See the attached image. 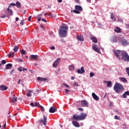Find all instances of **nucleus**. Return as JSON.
Returning a JSON list of instances; mask_svg holds the SVG:
<instances>
[{"mask_svg": "<svg viewBox=\"0 0 129 129\" xmlns=\"http://www.w3.org/2000/svg\"><path fill=\"white\" fill-rule=\"evenodd\" d=\"M114 54L118 58L119 60H123L125 62H129V55L126 52L120 50H116L114 51Z\"/></svg>", "mask_w": 129, "mask_h": 129, "instance_id": "obj_1", "label": "nucleus"}, {"mask_svg": "<svg viewBox=\"0 0 129 129\" xmlns=\"http://www.w3.org/2000/svg\"><path fill=\"white\" fill-rule=\"evenodd\" d=\"M68 26H61L59 28L58 33L60 37L62 38H66L67 34H68Z\"/></svg>", "mask_w": 129, "mask_h": 129, "instance_id": "obj_2", "label": "nucleus"}, {"mask_svg": "<svg viewBox=\"0 0 129 129\" xmlns=\"http://www.w3.org/2000/svg\"><path fill=\"white\" fill-rule=\"evenodd\" d=\"M113 89L116 93H119V92H121V91L124 90V87L120 83H116L113 87Z\"/></svg>", "mask_w": 129, "mask_h": 129, "instance_id": "obj_3", "label": "nucleus"}, {"mask_svg": "<svg viewBox=\"0 0 129 129\" xmlns=\"http://www.w3.org/2000/svg\"><path fill=\"white\" fill-rule=\"evenodd\" d=\"M75 10L73 11V12L75 13V14H80V12L78 11H82L83 9H82V7L81 6L79 5H76L75 7Z\"/></svg>", "mask_w": 129, "mask_h": 129, "instance_id": "obj_4", "label": "nucleus"}, {"mask_svg": "<svg viewBox=\"0 0 129 129\" xmlns=\"http://www.w3.org/2000/svg\"><path fill=\"white\" fill-rule=\"evenodd\" d=\"M39 123H43L44 125H47V117L46 115L43 116V119H42L41 120L39 121Z\"/></svg>", "mask_w": 129, "mask_h": 129, "instance_id": "obj_5", "label": "nucleus"}, {"mask_svg": "<svg viewBox=\"0 0 129 129\" xmlns=\"http://www.w3.org/2000/svg\"><path fill=\"white\" fill-rule=\"evenodd\" d=\"M60 58H58L56 59V60L53 63L52 67H54V68H57V67L58 65H59V63H60Z\"/></svg>", "mask_w": 129, "mask_h": 129, "instance_id": "obj_6", "label": "nucleus"}, {"mask_svg": "<svg viewBox=\"0 0 129 129\" xmlns=\"http://www.w3.org/2000/svg\"><path fill=\"white\" fill-rule=\"evenodd\" d=\"M120 43H121L122 46H127L128 45V41L123 38L120 39Z\"/></svg>", "mask_w": 129, "mask_h": 129, "instance_id": "obj_7", "label": "nucleus"}, {"mask_svg": "<svg viewBox=\"0 0 129 129\" xmlns=\"http://www.w3.org/2000/svg\"><path fill=\"white\" fill-rule=\"evenodd\" d=\"M77 71L79 74H83L84 73H85V70H84V68L83 67H82L81 69H78Z\"/></svg>", "mask_w": 129, "mask_h": 129, "instance_id": "obj_8", "label": "nucleus"}, {"mask_svg": "<svg viewBox=\"0 0 129 129\" xmlns=\"http://www.w3.org/2000/svg\"><path fill=\"white\" fill-rule=\"evenodd\" d=\"M86 116H87V114L84 113H81L80 115V118L81 120H83L86 118Z\"/></svg>", "mask_w": 129, "mask_h": 129, "instance_id": "obj_9", "label": "nucleus"}, {"mask_svg": "<svg viewBox=\"0 0 129 129\" xmlns=\"http://www.w3.org/2000/svg\"><path fill=\"white\" fill-rule=\"evenodd\" d=\"M92 48L94 51H95V52H97V53H100V49L97 48L96 44L93 45Z\"/></svg>", "mask_w": 129, "mask_h": 129, "instance_id": "obj_10", "label": "nucleus"}, {"mask_svg": "<svg viewBox=\"0 0 129 129\" xmlns=\"http://www.w3.org/2000/svg\"><path fill=\"white\" fill-rule=\"evenodd\" d=\"M77 39L78 41H80V42L84 41V37L82 35H77Z\"/></svg>", "mask_w": 129, "mask_h": 129, "instance_id": "obj_11", "label": "nucleus"}, {"mask_svg": "<svg viewBox=\"0 0 129 129\" xmlns=\"http://www.w3.org/2000/svg\"><path fill=\"white\" fill-rule=\"evenodd\" d=\"M49 111L50 113H54V112H56V111H57V108L56 107H51Z\"/></svg>", "mask_w": 129, "mask_h": 129, "instance_id": "obj_12", "label": "nucleus"}, {"mask_svg": "<svg viewBox=\"0 0 129 129\" xmlns=\"http://www.w3.org/2000/svg\"><path fill=\"white\" fill-rule=\"evenodd\" d=\"M82 106H84L85 107H88V103L86 100L82 101Z\"/></svg>", "mask_w": 129, "mask_h": 129, "instance_id": "obj_13", "label": "nucleus"}, {"mask_svg": "<svg viewBox=\"0 0 129 129\" xmlns=\"http://www.w3.org/2000/svg\"><path fill=\"white\" fill-rule=\"evenodd\" d=\"M72 124L76 127H80V124H79V123L77 121H73Z\"/></svg>", "mask_w": 129, "mask_h": 129, "instance_id": "obj_14", "label": "nucleus"}, {"mask_svg": "<svg viewBox=\"0 0 129 129\" xmlns=\"http://www.w3.org/2000/svg\"><path fill=\"white\" fill-rule=\"evenodd\" d=\"M8 89V87L5 86V85H2L0 86V90H2V91H5V90H7Z\"/></svg>", "mask_w": 129, "mask_h": 129, "instance_id": "obj_15", "label": "nucleus"}, {"mask_svg": "<svg viewBox=\"0 0 129 129\" xmlns=\"http://www.w3.org/2000/svg\"><path fill=\"white\" fill-rule=\"evenodd\" d=\"M92 96L95 100H99V97H98L94 93H92Z\"/></svg>", "mask_w": 129, "mask_h": 129, "instance_id": "obj_16", "label": "nucleus"}, {"mask_svg": "<svg viewBox=\"0 0 129 129\" xmlns=\"http://www.w3.org/2000/svg\"><path fill=\"white\" fill-rule=\"evenodd\" d=\"M10 8H11V6H9L7 9V12H8V15L9 16H13V11L10 9Z\"/></svg>", "mask_w": 129, "mask_h": 129, "instance_id": "obj_17", "label": "nucleus"}, {"mask_svg": "<svg viewBox=\"0 0 129 129\" xmlns=\"http://www.w3.org/2000/svg\"><path fill=\"white\" fill-rule=\"evenodd\" d=\"M119 79L121 82H123L124 83H126V82H127V80H126V78H125L120 77L119 78Z\"/></svg>", "mask_w": 129, "mask_h": 129, "instance_id": "obj_18", "label": "nucleus"}, {"mask_svg": "<svg viewBox=\"0 0 129 129\" xmlns=\"http://www.w3.org/2000/svg\"><path fill=\"white\" fill-rule=\"evenodd\" d=\"M127 95L129 96V91H125L121 97L123 98H126Z\"/></svg>", "mask_w": 129, "mask_h": 129, "instance_id": "obj_19", "label": "nucleus"}, {"mask_svg": "<svg viewBox=\"0 0 129 129\" xmlns=\"http://www.w3.org/2000/svg\"><path fill=\"white\" fill-rule=\"evenodd\" d=\"M73 118L75 120H81L80 116H77L76 115H74L73 116Z\"/></svg>", "mask_w": 129, "mask_h": 129, "instance_id": "obj_20", "label": "nucleus"}, {"mask_svg": "<svg viewBox=\"0 0 129 129\" xmlns=\"http://www.w3.org/2000/svg\"><path fill=\"white\" fill-rule=\"evenodd\" d=\"M37 80H38V81H46L47 79L45 78H42V77H39L37 78Z\"/></svg>", "mask_w": 129, "mask_h": 129, "instance_id": "obj_21", "label": "nucleus"}, {"mask_svg": "<svg viewBox=\"0 0 129 129\" xmlns=\"http://www.w3.org/2000/svg\"><path fill=\"white\" fill-rule=\"evenodd\" d=\"M104 83L105 84L107 83V87H110V86H111V81H104Z\"/></svg>", "mask_w": 129, "mask_h": 129, "instance_id": "obj_22", "label": "nucleus"}, {"mask_svg": "<svg viewBox=\"0 0 129 129\" xmlns=\"http://www.w3.org/2000/svg\"><path fill=\"white\" fill-rule=\"evenodd\" d=\"M13 67V64L12 63H8L6 66V69H11Z\"/></svg>", "mask_w": 129, "mask_h": 129, "instance_id": "obj_23", "label": "nucleus"}, {"mask_svg": "<svg viewBox=\"0 0 129 129\" xmlns=\"http://www.w3.org/2000/svg\"><path fill=\"white\" fill-rule=\"evenodd\" d=\"M114 32H115L116 33H121V30L120 29V28L117 27L114 29Z\"/></svg>", "mask_w": 129, "mask_h": 129, "instance_id": "obj_24", "label": "nucleus"}, {"mask_svg": "<svg viewBox=\"0 0 129 129\" xmlns=\"http://www.w3.org/2000/svg\"><path fill=\"white\" fill-rule=\"evenodd\" d=\"M17 97L16 96L14 95L13 97L11 98V101L12 102H16V100H17Z\"/></svg>", "mask_w": 129, "mask_h": 129, "instance_id": "obj_25", "label": "nucleus"}, {"mask_svg": "<svg viewBox=\"0 0 129 129\" xmlns=\"http://www.w3.org/2000/svg\"><path fill=\"white\" fill-rule=\"evenodd\" d=\"M18 50H19V46L15 45L14 46V48L13 49L14 52H15V53H17Z\"/></svg>", "mask_w": 129, "mask_h": 129, "instance_id": "obj_26", "label": "nucleus"}, {"mask_svg": "<svg viewBox=\"0 0 129 129\" xmlns=\"http://www.w3.org/2000/svg\"><path fill=\"white\" fill-rule=\"evenodd\" d=\"M91 40H92L93 43H97V39L94 37H91Z\"/></svg>", "mask_w": 129, "mask_h": 129, "instance_id": "obj_27", "label": "nucleus"}, {"mask_svg": "<svg viewBox=\"0 0 129 129\" xmlns=\"http://www.w3.org/2000/svg\"><path fill=\"white\" fill-rule=\"evenodd\" d=\"M31 58H32V59H34V60H37V59L38 58V55H30Z\"/></svg>", "mask_w": 129, "mask_h": 129, "instance_id": "obj_28", "label": "nucleus"}, {"mask_svg": "<svg viewBox=\"0 0 129 129\" xmlns=\"http://www.w3.org/2000/svg\"><path fill=\"white\" fill-rule=\"evenodd\" d=\"M111 40H112V42H113V43H116V42L117 41L116 38H115V37L114 36L112 37Z\"/></svg>", "mask_w": 129, "mask_h": 129, "instance_id": "obj_29", "label": "nucleus"}, {"mask_svg": "<svg viewBox=\"0 0 129 129\" xmlns=\"http://www.w3.org/2000/svg\"><path fill=\"white\" fill-rule=\"evenodd\" d=\"M69 69L70 71H73L74 70V66L71 65L69 67Z\"/></svg>", "mask_w": 129, "mask_h": 129, "instance_id": "obj_30", "label": "nucleus"}, {"mask_svg": "<svg viewBox=\"0 0 129 129\" xmlns=\"http://www.w3.org/2000/svg\"><path fill=\"white\" fill-rule=\"evenodd\" d=\"M35 106H36V107H39L40 108V106H41V105H40V103H39V102H36L35 103Z\"/></svg>", "mask_w": 129, "mask_h": 129, "instance_id": "obj_31", "label": "nucleus"}, {"mask_svg": "<svg viewBox=\"0 0 129 129\" xmlns=\"http://www.w3.org/2000/svg\"><path fill=\"white\" fill-rule=\"evenodd\" d=\"M114 18V15L113 14V13H111V17H110V19H111V20H112L113 21V22H115V19L113 20Z\"/></svg>", "mask_w": 129, "mask_h": 129, "instance_id": "obj_32", "label": "nucleus"}, {"mask_svg": "<svg viewBox=\"0 0 129 129\" xmlns=\"http://www.w3.org/2000/svg\"><path fill=\"white\" fill-rule=\"evenodd\" d=\"M16 6L17 8H21V3H20V2H16Z\"/></svg>", "mask_w": 129, "mask_h": 129, "instance_id": "obj_33", "label": "nucleus"}, {"mask_svg": "<svg viewBox=\"0 0 129 129\" xmlns=\"http://www.w3.org/2000/svg\"><path fill=\"white\" fill-rule=\"evenodd\" d=\"M39 108H40L41 112H43V111H44L45 110L43 106H40Z\"/></svg>", "mask_w": 129, "mask_h": 129, "instance_id": "obj_34", "label": "nucleus"}, {"mask_svg": "<svg viewBox=\"0 0 129 129\" xmlns=\"http://www.w3.org/2000/svg\"><path fill=\"white\" fill-rule=\"evenodd\" d=\"M94 76V73H92V72H91L90 73V78H92V77Z\"/></svg>", "mask_w": 129, "mask_h": 129, "instance_id": "obj_35", "label": "nucleus"}, {"mask_svg": "<svg viewBox=\"0 0 129 129\" xmlns=\"http://www.w3.org/2000/svg\"><path fill=\"white\" fill-rule=\"evenodd\" d=\"M0 18L1 19H5V18H7V15L4 14L3 15L1 16Z\"/></svg>", "mask_w": 129, "mask_h": 129, "instance_id": "obj_36", "label": "nucleus"}, {"mask_svg": "<svg viewBox=\"0 0 129 129\" xmlns=\"http://www.w3.org/2000/svg\"><path fill=\"white\" fill-rule=\"evenodd\" d=\"M20 52L23 55H25V54H26V51H25V50H21Z\"/></svg>", "mask_w": 129, "mask_h": 129, "instance_id": "obj_37", "label": "nucleus"}, {"mask_svg": "<svg viewBox=\"0 0 129 129\" xmlns=\"http://www.w3.org/2000/svg\"><path fill=\"white\" fill-rule=\"evenodd\" d=\"M63 85L67 88H70V86L67 85V84H64Z\"/></svg>", "mask_w": 129, "mask_h": 129, "instance_id": "obj_38", "label": "nucleus"}, {"mask_svg": "<svg viewBox=\"0 0 129 129\" xmlns=\"http://www.w3.org/2000/svg\"><path fill=\"white\" fill-rule=\"evenodd\" d=\"M74 86H79V85L78 84V83L75 82L73 84Z\"/></svg>", "mask_w": 129, "mask_h": 129, "instance_id": "obj_39", "label": "nucleus"}, {"mask_svg": "<svg viewBox=\"0 0 129 129\" xmlns=\"http://www.w3.org/2000/svg\"><path fill=\"white\" fill-rule=\"evenodd\" d=\"M1 63L2 64H6V63H7V61H6V60H2L1 61Z\"/></svg>", "mask_w": 129, "mask_h": 129, "instance_id": "obj_40", "label": "nucleus"}, {"mask_svg": "<svg viewBox=\"0 0 129 129\" xmlns=\"http://www.w3.org/2000/svg\"><path fill=\"white\" fill-rule=\"evenodd\" d=\"M40 27L43 30V31H45V28L44 27V26L40 25Z\"/></svg>", "mask_w": 129, "mask_h": 129, "instance_id": "obj_41", "label": "nucleus"}, {"mask_svg": "<svg viewBox=\"0 0 129 129\" xmlns=\"http://www.w3.org/2000/svg\"><path fill=\"white\" fill-rule=\"evenodd\" d=\"M18 71H20V72H21V71H23L22 67H20V68H19L18 69Z\"/></svg>", "mask_w": 129, "mask_h": 129, "instance_id": "obj_42", "label": "nucleus"}, {"mask_svg": "<svg viewBox=\"0 0 129 129\" xmlns=\"http://www.w3.org/2000/svg\"><path fill=\"white\" fill-rule=\"evenodd\" d=\"M65 91H66V93L67 94H68V93H69V92H70V90H68V89H66Z\"/></svg>", "mask_w": 129, "mask_h": 129, "instance_id": "obj_43", "label": "nucleus"}, {"mask_svg": "<svg viewBox=\"0 0 129 129\" xmlns=\"http://www.w3.org/2000/svg\"><path fill=\"white\" fill-rule=\"evenodd\" d=\"M26 95H27V96L30 97V96H32V94L30 93H27L26 94Z\"/></svg>", "mask_w": 129, "mask_h": 129, "instance_id": "obj_44", "label": "nucleus"}, {"mask_svg": "<svg viewBox=\"0 0 129 129\" xmlns=\"http://www.w3.org/2000/svg\"><path fill=\"white\" fill-rule=\"evenodd\" d=\"M114 118H115V119H117V120L119 119V118L118 117V116H117V115H115Z\"/></svg>", "mask_w": 129, "mask_h": 129, "instance_id": "obj_45", "label": "nucleus"}, {"mask_svg": "<svg viewBox=\"0 0 129 129\" xmlns=\"http://www.w3.org/2000/svg\"><path fill=\"white\" fill-rule=\"evenodd\" d=\"M30 105L33 107H35V104H34V103H30Z\"/></svg>", "mask_w": 129, "mask_h": 129, "instance_id": "obj_46", "label": "nucleus"}, {"mask_svg": "<svg viewBox=\"0 0 129 129\" xmlns=\"http://www.w3.org/2000/svg\"><path fill=\"white\" fill-rule=\"evenodd\" d=\"M15 72V69H13L11 71H10V74L12 75L13 73Z\"/></svg>", "mask_w": 129, "mask_h": 129, "instance_id": "obj_47", "label": "nucleus"}, {"mask_svg": "<svg viewBox=\"0 0 129 129\" xmlns=\"http://www.w3.org/2000/svg\"><path fill=\"white\" fill-rule=\"evenodd\" d=\"M11 6H13L14 7L16 6V4L15 3H11L10 4L9 7H11Z\"/></svg>", "mask_w": 129, "mask_h": 129, "instance_id": "obj_48", "label": "nucleus"}, {"mask_svg": "<svg viewBox=\"0 0 129 129\" xmlns=\"http://www.w3.org/2000/svg\"><path fill=\"white\" fill-rule=\"evenodd\" d=\"M41 21H42V22H44L45 23H47V20H46L44 18L41 19Z\"/></svg>", "mask_w": 129, "mask_h": 129, "instance_id": "obj_49", "label": "nucleus"}, {"mask_svg": "<svg viewBox=\"0 0 129 129\" xmlns=\"http://www.w3.org/2000/svg\"><path fill=\"white\" fill-rule=\"evenodd\" d=\"M26 70H28V69H27V68H22V71L25 72V71H26Z\"/></svg>", "mask_w": 129, "mask_h": 129, "instance_id": "obj_50", "label": "nucleus"}, {"mask_svg": "<svg viewBox=\"0 0 129 129\" xmlns=\"http://www.w3.org/2000/svg\"><path fill=\"white\" fill-rule=\"evenodd\" d=\"M20 25L21 26H23V25H24V20H21V22L20 23Z\"/></svg>", "mask_w": 129, "mask_h": 129, "instance_id": "obj_51", "label": "nucleus"}, {"mask_svg": "<svg viewBox=\"0 0 129 129\" xmlns=\"http://www.w3.org/2000/svg\"><path fill=\"white\" fill-rule=\"evenodd\" d=\"M31 19H32V16H29L28 18V21L31 22Z\"/></svg>", "mask_w": 129, "mask_h": 129, "instance_id": "obj_52", "label": "nucleus"}, {"mask_svg": "<svg viewBox=\"0 0 129 129\" xmlns=\"http://www.w3.org/2000/svg\"><path fill=\"white\" fill-rule=\"evenodd\" d=\"M78 110H80V111H83V108H79Z\"/></svg>", "mask_w": 129, "mask_h": 129, "instance_id": "obj_53", "label": "nucleus"}, {"mask_svg": "<svg viewBox=\"0 0 129 129\" xmlns=\"http://www.w3.org/2000/svg\"><path fill=\"white\" fill-rule=\"evenodd\" d=\"M51 50H55V46H52L50 47Z\"/></svg>", "mask_w": 129, "mask_h": 129, "instance_id": "obj_54", "label": "nucleus"}, {"mask_svg": "<svg viewBox=\"0 0 129 129\" xmlns=\"http://www.w3.org/2000/svg\"><path fill=\"white\" fill-rule=\"evenodd\" d=\"M76 3H77V4H79V5H80V1H79V0H75Z\"/></svg>", "mask_w": 129, "mask_h": 129, "instance_id": "obj_55", "label": "nucleus"}, {"mask_svg": "<svg viewBox=\"0 0 129 129\" xmlns=\"http://www.w3.org/2000/svg\"><path fill=\"white\" fill-rule=\"evenodd\" d=\"M38 18V22H40L41 21V17H37Z\"/></svg>", "mask_w": 129, "mask_h": 129, "instance_id": "obj_56", "label": "nucleus"}, {"mask_svg": "<svg viewBox=\"0 0 129 129\" xmlns=\"http://www.w3.org/2000/svg\"><path fill=\"white\" fill-rule=\"evenodd\" d=\"M11 56H12V52L11 51L9 53V54H8L9 57H11Z\"/></svg>", "mask_w": 129, "mask_h": 129, "instance_id": "obj_57", "label": "nucleus"}, {"mask_svg": "<svg viewBox=\"0 0 129 129\" xmlns=\"http://www.w3.org/2000/svg\"><path fill=\"white\" fill-rule=\"evenodd\" d=\"M33 92H34V91L33 90H29V93H33Z\"/></svg>", "mask_w": 129, "mask_h": 129, "instance_id": "obj_58", "label": "nucleus"}, {"mask_svg": "<svg viewBox=\"0 0 129 129\" xmlns=\"http://www.w3.org/2000/svg\"><path fill=\"white\" fill-rule=\"evenodd\" d=\"M61 42H62V43H66L65 40L64 39H61Z\"/></svg>", "mask_w": 129, "mask_h": 129, "instance_id": "obj_59", "label": "nucleus"}, {"mask_svg": "<svg viewBox=\"0 0 129 129\" xmlns=\"http://www.w3.org/2000/svg\"><path fill=\"white\" fill-rule=\"evenodd\" d=\"M48 15H49V16H50V17H53V15H52L51 13H49V14H48Z\"/></svg>", "mask_w": 129, "mask_h": 129, "instance_id": "obj_60", "label": "nucleus"}, {"mask_svg": "<svg viewBox=\"0 0 129 129\" xmlns=\"http://www.w3.org/2000/svg\"><path fill=\"white\" fill-rule=\"evenodd\" d=\"M71 79H72V80H74V79H75V77L73 76L71 77Z\"/></svg>", "mask_w": 129, "mask_h": 129, "instance_id": "obj_61", "label": "nucleus"}, {"mask_svg": "<svg viewBox=\"0 0 129 129\" xmlns=\"http://www.w3.org/2000/svg\"><path fill=\"white\" fill-rule=\"evenodd\" d=\"M6 126H7V124H6V123H5V124L3 125V127L4 128H6Z\"/></svg>", "mask_w": 129, "mask_h": 129, "instance_id": "obj_62", "label": "nucleus"}, {"mask_svg": "<svg viewBox=\"0 0 129 129\" xmlns=\"http://www.w3.org/2000/svg\"><path fill=\"white\" fill-rule=\"evenodd\" d=\"M16 21L17 22H18V21H19V18L16 17Z\"/></svg>", "mask_w": 129, "mask_h": 129, "instance_id": "obj_63", "label": "nucleus"}, {"mask_svg": "<svg viewBox=\"0 0 129 129\" xmlns=\"http://www.w3.org/2000/svg\"><path fill=\"white\" fill-rule=\"evenodd\" d=\"M58 3H62V0H57Z\"/></svg>", "mask_w": 129, "mask_h": 129, "instance_id": "obj_64", "label": "nucleus"}]
</instances>
